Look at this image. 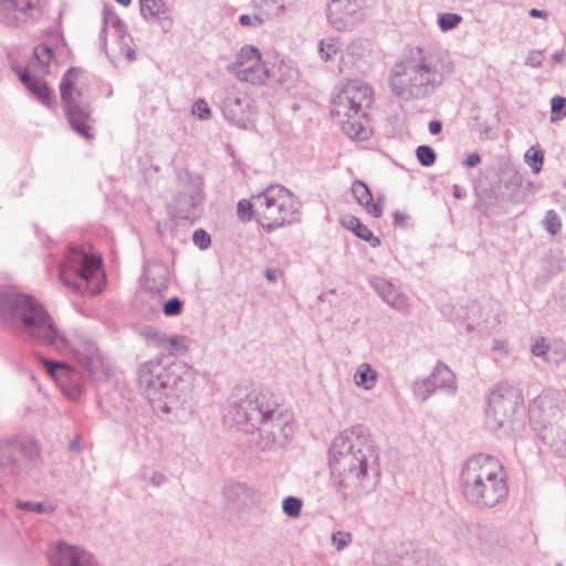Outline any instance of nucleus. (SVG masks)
I'll list each match as a JSON object with an SVG mask.
<instances>
[{
    "label": "nucleus",
    "mask_w": 566,
    "mask_h": 566,
    "mask_svg": "<svg viewBox=\"0 0 566 566\" xmlns=\"http://www.w3.org/2000/svg\"><path fill=\"white\" fill-rule=\"evenodd\" d=\"M329 56H331V55H329V53H326V54L324 55V59H326V60H327V59H329Z\"/></svg>",
    "instance_id": "obj_47"
},
{
    "label": "nucleus",
    "mask_w": 566,
    "mask_h": 566,
    "mask_svg": "<svg viewBox=\"0 0 566 566\" xmlns=\"http://www.w3.org/2000/svg\"><path fill=\"white\" fill-rule=\"evenodd\" d=\"M44 0H0V18L27 21L42 9Z\"/></svg>",
    "instance_id": "obj_10"
},
{
    "label": "nucleus",
    "mask_w": 566,
    "mask_h": 566,
    "mask_svg": "<svg viewBox=\"0 0 566 566\" xmlns=\"http://www.w3.org/2000/svg\"><path fill=\"white\" fill-rule=\"evenodd\" d=\"M532 350H533V354L536 356H541V355L545 354L546 345H545L544 340L536 342L535 345L533 346Z\"/></svg>",
    "instance_id": "obj_37"
},
{
    "label": "nucleus",
    "mask_w": 566,
    "mask_h": 566,
    "mask_svg": "<svg viewBox=\"0 0 566 566\" xmlns=\"http://www.w3.org/2000/svg\"><path fill=\"white\" fill-rule=\"evenodd\" d=\"M19 76L21 82L43 105L48 107L53 106L54 96L45 82L32 77L27 71L21 72Z\"/></svg>",
    "instance_id": "obj_14"
},
{
    "label": "nucleus",
    "mask_w": 566,
    "mask_h": 566,
    "mask_svg": "<svg viewBox=\"0 0 566 566\" xmlns=\"http://www.w3.org/2000/svg\"><path fill=\"white\" fill-rule=\"evenodd\" d=\"M481 158L478 154L473 153L470 154L465 160L467 166L473 167L476 166L480 163Z\"/></svg>",
    "instance_id": "obj_38"
},
{
    "label": "nucleus",
    "mask_w": 566,
    "mask_h": 566,
    "mask_svg": "<svg viewBox=\"0 0 566 566\" xmlns=\"http://www.w3.org/2000/svg\"><path fill=\"white\" fill-rule=\"evenodd\" d=\"M524 158L526 164L532 167L535 174H538L541 171L544 161V153L541 149L536 147H531L525 153Z\"/></svg>",
    "instance_id": "obj_23"
},
{
    "label": "nucleus",
    "mask_w": 566,
    "mask_h": 566,
    "mask_svg": "<svg viewBox=\"0 0 566 566\" xmlns=\"http://www.w3.org/2000/svg\"><path fill=\"white\" fill-rule=\"evenodd\" d=\"M0 317L13 329L59 352L71 350L45 310L27 295L0 292Z\"/></svg>",
    "instance_id": "obj_1"
},
{
    "label": "nucleus",
    "mask_w": 566,
    "mask_h": 566,
    "mask_svg": "<svg viewBox=\"0 0 566 566\" xmlns=\"http://www.w3.org/2000/svg\"><path fill=\"white\" fill-rule=\"evenodd\" d=\"M462 491L476 505L492 507L504 500L509 488L499 460L479 454L469 459L462 470Z\"/></svg>",
    "instance_id": "obj_3"
},
{
    "label": "nucleus",
    "mask_w": 566,
    "mask_h": 566,
    "mask_svg": "<svg viewBox=\"0 0 566 566\" xmlns=\"http://www.w3.org/2000/svg\"><path fill=\"white\" fill-rule=\"evenodd\" d=\"M258 6L266 4L268 2L275 3L276 0H254Z\"/></svg>",
    "instance_id": "obj_43"
},
{
    "label": "nucleus",
    "mask_w": 566,
    "mask_h": 566,
    "mask_svg": "<svg viewBox=\"0 0 566 566\" xmlns=\"http://www.w3.org/2000/svg\"><path fill=\"white\" fill-rule=\"evenodd\" d=\"M530 15L533 17V18H543V19L547 18V13L545 11H542V10H538V9H531L530 10Z\"/></svg>",
    "instance_id": "obj_40"
},
{
    "label": "nucleus",
    "mask_w": 566,
    "mask_h": 566,
    "mask_svg": "<svg viewBox=\"0 0 566 566\" xmlns=\"http://www.w3.org/2000/svg\"><path fill=\"white\" fill-rule=\"evenodd\" d=\"M48 374L61 386L65 387L75 381V371L65 364L42 360Z\"/></svg>",
    "instance_id": "obj_17"
},
{
    "label": "nucleus",
    "mask_w": 566,
    "mask_h": 566,
    "mask_svg": "<svg viewBox=\"0 0 566 566\" xmlns=\"http://www.w3.org/2000/svg\"><path fill=\"white\" fill-rule=\"evenodd\" d=\"M253 206L249 200L242 199L238 203V216L244 220L248 221L252 218L253 213Z\"/></svg>",
    "instance_id": "obj_33"
},
{
    "label": "nucleus",
    "mask_w": 566,
    "mask_h": 566,
    "mask_svg": "<svg viewBox=\"0 0 566 566\" xmlns=\"http://www.w3.org/2000/svg\"><path fill=\"white\" fill-rule=\"evenodd\" d=\"M367 6V0H331L328 19L337 28H347L356 21L357 13Z\"/></svg>",
    "instance_id": "obj_9"
},
{
    "label": "nucleus",
    "mask_w": 566,
    "mask_h": 566,
    "mask_svg": "<svg viewBox=\"0 0 566 566\" xmlns=\"http://www.w3.org/2000/svg\"><path fill=\"white\" fill-rule=\"evenodd\" d=\"M19 506H20L21 509L32 510V511H41V507H42V505H41V504L32 505V504H30V503H22V504H19Z\"/></svg>",
    "instance_id": "obj_41"
},
{
    "label": "nucleus",
    "mask_w": 566,
    "mask_h": 566,
    "mask_svg": "<svg viewBox=\"0 0 566 566\" xmlns=\"http://www.w3.org/2000/svg\"><path fill=\"white\" fill-rule=\"evenodd\" d=\"M283 188L280 186L270 187L259 197L256 205L258 221L263 228L272 229L275 224H279V217L282 210V206L279 200L282 197Z\"/></svg>",
    "instance_id": "obj_8"
},
{
    "label": "nucleus",
    "mask_w": 566,
    "mask_h": 566,
    "mask_svg": "<svg viewBox=\"0 0 566 566\" xmlns=\"http://www.w3.org/2000/svg\"><path fill=\"white\" fill-rule=\"evenodd\" d=\"M376 455L361 431L352 429L337 437L331 455L332 473L339 484L356 492L370 486L374 480Z\"/></svg>",
    "instance_id": "obj_2"
},
{
    "label": "nucleus",
    "mask_w": 566,
    "mask_h": 566,
    "mask_svg": "<svg viewBox=\"0 0 566 566\" xmlns=\"http://www.w3.org/2000/svg\"><path fill=\"white\" fill-rule=\"evenodd\" d=\"M192 114L200 119H207L210 116L211 111L205 99H198L193 104Z\"/></svg>",
    "instance_id": "obj_31"
},
{
    "label": "nucleus",
    "mask_w": 566,
    "mask_h": 566,
    "mask_svg": "<svg viewBox=\"0 0 566 566\" xmlns=\"http://www.w3.org/2000/svg\"><path fill=\"white\" fill-rule=\"evenodd\" d=\"M354 381L359 387L370 389L377 382V373L370 365L361 364L358 366L354 375Z\"/></svg>",
    "instance_id": "obj_18"
},
{
    "label": "nucleus",
    "mask_w": 566,
    "mask_h": 566,
    "mask_svg": "<svg viewBox=\"0 0 566 566\" xmlns=\"http://www.w3.org/2000/svg\"><path fill=\"white\" fill-rule=\"evenodd\" d=\"M192 239L195 244L201 250L208 249L211 244L210 235L202 229L195 231Z\"/></svg>",
    "instance_id": "obj_30"
},
{
    "label": "nucleus",
    "mask_w": 566,
    "mask_h": 566,
    "mask_svg": "<svg viewBox=\"0 0 566 566\" xmlns=\"http://www.w3.org/2000/svg\"><path fill=\"white\" fill-rule=\"evenodd\" d=\"M544 224L545 229L553 235L557 234L562 228V222L557 213L553 210L546 213Z\"/></svg>",
    "instance_id": "obj_26"
},
{
    "label": "nucleus",
    "mask_w": 566,
    "mask_h": 566,
    "mask_svg": "<svg viewBox=\"0 0 566 566\" xmlns=\"http://www.w3.org/2000/svg\"><path fill=\"white\" fill-rule=\"evenodd\" d=\"M302 501L300 499L290 496L285 497V514H287L291 517H296L301 513L302 509Z\"/></svg>",
    "instance_id": "obj_28"
},
{
    "label": "nucleus",
    "mask_w": 566,
    "mask_h": 566,
    "mask_svg": "<svg viewBox=\"0 0 566 566\" xmlns=\"http://www.w3.org/2000/svg\"><path fill=\"white\" fill-rule=\"evenodd\" d=\"M264 210L266 211L268 216H271V210H266L265 208Z\"/></svg>",
    "instance_id": "obj_48"
},
{
    "label": "nucleus",
    "mask_w": 566,
    "mask_h": 566,
    "mask_svg": "<svg viewBox=\"0 0 566 566\" xmlns=\"http://www.w3.org/2000/svg\"><path fill=\"white\" fill-rule=\"evenodd\" d=\"M419 70H421V71H423V72H426V73H427V72H429V69H428V66L426 65V63L420 64V65H419Z\"/></svg>",
    "instance_id": "obj_46"
},
{
    "label": "nucleus",
    "mask_w": 566,
    "mask_h": 566,
    "mask_svg": "<svg viewBox=\"0 0 566 566\" xmlns=\"http://www.w3.org/2000/svg\"><path fill=\"white\" fill-rule=\"evenodd\" d=\"M230 70L240 80L252 84H263L270 77V72L262 61L260 51L252 45L241 48Z\"/></svg>",
    "instance_id": "obj_6"
},
{
    "label": "nucleus",
    "mask_w": 566,
    "mask_h": 566,
    "mask_svg": "<svg viewBox=\"0 0 566 566\" xmlns=\"http://www.w3.org/2000/svg\"><path fill=\"white\" fill-rule=\"evenodd\" d=\"M181 312V302L178 298L169 300L164 306L167 316L178 315Z\"/></svg>",
    "instance_id": "obj_34"
},
{
    "label": "nucleus",
    "mask_w": 566,
    "mask_h": 566,
    "mask_svg": "<svg viewBox=\"0 0 566 566\" xmlns=\"http://www.w3.org/2000/svg\"><path fill=\"white\" fill-rule=\"evenodd\" d=\"M49 557L53 566H95L87 552L65 544L52 548Z\"/></svg>",
    "instance_id": "obj_11"
},
{
    "label": "nucleus",
    "mask_w": 566,
    "mask_h": 566,
    "mask_svg": "<svg viewBox=\"0 0 566 566\" xmlns=\"http://www.w3.org/2000/svg\"><path fill=\"white\" fill-rule=\"evenodd\" d=\"M352 539V535L349 533L337 532L333 535V543L335 544L337 549L344 548Z\"/></svg>",
    "instance_id": "obj_35"
},
{
    "label": "nucleus",
    "mask_w": 566,
    "mask_h": 566,
    "mask_svg": "<svg viewBox=\"0 0 566 566\" xmlns=\"http://www.w3.org/2000/svg\"><path fill=\"white\" fill-rule=\"evenodd\" d=\"M53 54V50L48 45H38L34 48L35 59L45 66L50 64Z\"/></svg>",
    "instance_id": "obj_27"
},
{
    "label": "nucleus",
    "mask_w": 566,
    "mask_h": 566,
    "mask_svg": "<svg viewBox=\"0 0 566 566\" xmlns=\"http://www.w3.org/2000/svg\"><path fill=\"white\" fill-rule=\"evenodd\" d=\"M552 113L553 120L559 119L562 116L566 115V98L564 97H554L552 98Z\"/></svg>",
    "instance_id": "obj_29"
},
{
    "label": "nucleus",
    "mask_w": 566,
    "mask_h": 566,
    "mask_svg": "<svg viewBox=\"0 0 566 566\" xmlns=\"http://www.w3.org/2000/svg\"><path fill=\"white\" fill-rule=\"evenodd\" d=\"M441 129H442V125H441L440 122L431 120L429 123V130H430L431 134L437 135V134H439L441 132Z\"/></svg>",
    "instance_id": "obj_39"
},
{
    "label": "nucleus",
    "mask_w": 566,
    "mask_h": 566,
    "mask_svg": "<svg viewBox=\"0 0 566 566\" xmlns=\"http://www.w3.org/2000/svg\"><path fill=\"white\" fill-rule=\"evenodd\" d=\"M352 193L357 203L365 209V211L374 218H380L384 209L380 201H375L368 186L360 181L355 180L352 184Z\"/></svg>",
    "instance_id": "obj_13"
},
{
    "label": "nucleus",
    "mask_w": 566,
    "mask_h": 566,
    "mask_svg": "<svg viewBox=\"0 0 566 566\" xmlns=\"http://www.w3.org/2000/svg\"><path fill=\"white\" fill-rule=\"evenodd\" d=\"M520 392L510 386H499L490 395L489 405L495 415L511 416L521 403Z\"/></svg>",
    "instance_id": "obj_12"
},
{
    "label": "nucleus",
    "mask_w": 566,
    "mask_h": 566,
    "mask_svg": "<svg viewBox=\"0 0 566 566\" xmlns=\"http://www.w3.org/2000/svg\"><path fill=\"white\" fill-rule=\"evenodd\" d=\"M116 2H118L119 4H122L123 7H128L132 2V0H115Z\"/></svg>",
    "instance_id": "obj_44"
},
{
    "label": "nucleus",
    "mask_w": 566,
    "mask_h": 566,
    "mask_svg": "<svg viewBox=\"0 0 566 566\" xmlns=\"http://www.w3.org/2000/svg\"><path fill=\"white\" fill-rule=\"evenodd\" d=\"M395 222L401 227H405L408 221V216L405 212L396 211L392 214Z\"/></svg>",
    "instance_id": "obj_36"
},
{
    "label": "nucleus",
    "mask_w": 566,
    "mask_h": 566,
    "mask_svg": "<svg viewBox=\"0 0 566 566\" xmlns=\"http://www.w3.org/2000/svg\"><path fill=\"white\" fill-rule=\"evenodd\" d=\"M416 66L410 65L408 66L406 63H397L395 65V69L392 71V74L390 76V82L394 87H397L399 90L403 86V81L401 80L402 76L407 75L410 70H413ZM398 94H400V91H397Z\"/></svg>",
    "instance_id": "obj_24"
},
{
    "label": "nucleus",
    "mask_w": 566,
    "mask_h": 566,
    "mask_svg": "<svg viewBox=\"0 0 566 566\" xmlns=\"http://www.w3.org/2000/svg\"><path fill=\"white\" fill-rule=\"evenodd\" d=\"M371 102L369 86L350 81L338 88L331 102V114L350 138L365 140L371 130L364 108Z\"/></svg>",
    "instance_id": "obj_4"
},
{
    "label": "nucleus",
    "mask_w": 566,
    "mask_h": 566,
    "mask_svg": "<svg viewBox=\"0 0 566 566\" xmlns=\"http://www.w3.org/2000/svg\"><path fill=\"white\" fill-rule=\"evenodd\" d=\"M140 11L146 19H160L166 13L163 0H140Z\"/></svg>",
    "instance_id": "obj_19"
},
{
    "label": "nucleus",
    "mask_w": 566,
    "mask_h": 566,
    "mask_svg": "<svg viewBox=\"0 0 566 566\" xmlns=\"http://www.w3.org/2000/svg\"><path fill=\"white\" fill-rule=\"evenodd\" d=\"M342 226L353 232L359 239L368 242L373 248L380 245V239L374 235L373 231L355 216L346 214L340 220Z\"/></svg>",
    "instance_id": "obj_15"
},
{
    "label": "nucleus",
    "mask_w": 566,
    "mask_h": 566,
    "mask_svg": "<svg viewBox=\"0 0 566 566\" xmlns=\"http://www.w3.org/2000/svg\"><path fill=\"white\" fill-rule=\"evenodd\" d=\"M462 17L457 13L443 12L438 15V27L440 31L447 32L457 28L462 22Z\"/></svg>",
    "instance_id": "obj_22"
},
{
    "label": "nucleus",
    "mask_w": 566,
    "mask_h": 566,
    "mask_svg": "<svg viewBox=\"0 0 566 566\" xmlns=\"http://www.w3.org/2000/svg\"><path fill=\"white\" fill-rule=\"evenodd\" d=\"M382 296L387 303L397 308H405L408 306V301L405 295L399 294L391 284L387 283L382 290Z\"/></svg>",
    "instance_id": "obj_21"
},
{
    "label": "nucleus",
    "mask_w": 566,
    "mask_h": 566,
    "mask_svg": "<svg viewBox=\"0 0 566 566\" xmlns=\"http://www.w3.org/2000/svg\"><path fill=\"white\" fill-rule=\"evenodd\" d=\"M239 21L243 27L258 28L264 23V18L259 14H242Z\"/></svg>",
    "instance_id": "obj_32"
},
{
    "label": "nucleus",
    "mask_w": 566,
    "mask_h": 566,
    "mask_svg": "<svg viewBox=\"0 0 566 566\" xmlns=\"http://www.w3.org/2000/svg\"><path fill=\"white\" fill-rule=\"evenodd\" d=\"M418 160L423 166H431L436 161V154L429 146H419L416 150Z\"/></svg>",
    "instance_id": "obj_25"
},
{
    "label": "nucleus",
    "mask_w": 566,
    "mask_h": 566,
    "mask_svg": "<svg viewBox=\"0 0 566 566\" xmlns=\"http://www.w3.org/2000/svg\"><path fill=\"white\" fill-rule=\"evenodd\" d=\"M553 59L557 63H560L563 61V59H564V51H558V52L554 53Z\"/></svg>",
    "instance_id": "obj_42"
},
{
    "label": "nucleus",
    "mask_w": 566,
    "mask_h": 566,
    "mask_svg": "<svg viewBox=\"0 0 566 566\" xmlns=\"http://www.w3.org/2000/svg\"><path fill=\"white\" fill-rule=\"evenodd\" d=\"M266 277L269 279V281H275L276 280L275 275L271 271L266 272Z\"/></svg>",
    "instance_id": "obj_45"
},
{
    "label": "nucleus",
    "mask_w": 566,
    "mask_h": 566,
    "mask_svg": "<svg viewBox=\"0 0 566 566\" xmlns=\"http://www.w3.org/2000/svg\"><path fill=\"white\" fill-rule=\"evenodd\" d=\"M77 360L84 365L92 374H97L104 366L98 349L93 344H81L75 349Z\"/></svg>",
    "instance_id": "obj_16"
},
{
    "label": "nucleus",
    "mask_w": 566,
    "mask_h": 566,
    "mask_svg": "<svg viewBox=\"0 0 566 566\" xmlns=\"http://www.w3.org/2000/svg\"><path fill=\"white\" fill-rule=\"evenodd\" d=\"M70 74L72 75L71 82H74V84L70 86L69 92L74 96V101L76 102V98L81 97L83 94V76L78 70L71 69L64 74L60 83V90L62 88V85L64 84L65 80L70 76Z\"/></svg>",
    "instance_id": "obj_20"
},
{
    "label": "nucleus",
    "mask_w": 566,
    "mask_h": 566,
    "mask_svg": "<svg viewBox=\"0 0 566 566\" xmlns=\"http://www.w3.org/2000/svg\"><path fill=\"white\" fill-rule=\"evenodd\" d=\"M72 75L65 80L61 88V99L64 104L65 116L71 127L82 137L86 139L93 138L90 114L74 101V96L69 88L74 82Z\"/></svg>",
    "instance_id": "obj_7"
},
{
    "label": "nucleus",
    "mask_w": 566,
    "mask_h": 566,
    "mask_svg": "<svg viewBox=\"0 0 566 566\" xmlns=\"http://www.w3.org/2000/svg\"><path fill=\"white\" fill-rule=\"evenodd\" d=\"M63 285L82 293L102 290V259L84 249L73 248L65 254L59 272Z\"/></svg>",
    "instance_id": "obj_5"
}]
</instances>
